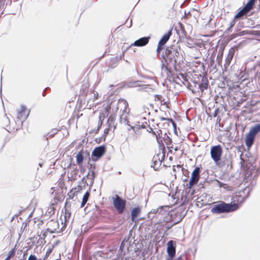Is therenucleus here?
<instances>
[{
    "instance_id": "f257e3e1",
    "label": "nucleus",
    "mask_w": 260,
    "mask_h": 260,
    "mask_svg": "<svg viewBox=\"0 0 260 260\" xmlns=\"http://www.w3.org/2000/svg\"><path fill=\"white\" fill-rule=\"evenodd\" d=\"M167 64L172 65L175 71H177V66H180L184 62V58L179 47L171 45L165 49L163 55Z\"/></svg>"
},
{
    "instance_id": "f03ea898",
    "label": "nucleus",
    "mask_w": 260,
    "mask_h": 260,
    "mask_svg": "<svg viewBox=\"0 0 260 260\" xmlns=\"http://www.w3.org/2000/svg\"><path fill=\"white\" fill-rule=\"evenodd\" d=\"M239 205L237 203H226L223 201H219L213 203L211 212L214 214L229 213L237 210Z\"/></svg>"
},
{
    "instance_id": "7ed1b4c3",
    "label": "nucleus",
    "mask_w": 260,
    "mask_h": 260,
    "mask_svg": "<svg viewBox=\"0 0 260 260\" xmlns=\"http://www.w3.org/2000/svg\"><path fill=\"white\" fill-rule=\"evenodd\" d=\"M215 165L224 173H228L232 169V158L230 156L221 157Z\"/></svg>"
},
{
    "instance_id": "20e7f679",
    "label": "nucleus",
    "mask_w": 260,
    "mask_h": 260,
    "mask_svg": "<svg viewBox=\"0 0 260 260\" xmlns=\"http://www.w3.org/2000/svg\"><path fill=\"white\" fill-rule=\"evenodd\" d=\"M170 207L169 206H162L158 207V216H161L160 220H169L172 217L176 216L178 212H175L173 211H170Z\"/></svg>"
},
{
    "instance_id": "39448f33",
    "label": "nucleus",
    "mask_w": 260,
    "mask_h": 260,
    "mask_svg": "<svg viewBox=\"0 0 260 260\" xmlns=\"http://www.w3.org/2000/svg\"><path fill=\"white\" fill-rule=\"evenodd\" d=\"M260 132V124H257L252 127L249 133L246 135L245 144L249 149L253 144L255 135Z\"/></svg>"
},
{
    "instance_id": "423d86ee",
    "label": "nucleus",
    "mask_w": 260,
    "mask_h": 260,
    "mask_svg": "<svg viewBox=\"0 0 260 260\" xmlns=\"http://www.w3.org/2000/svg\"><path fill=\"white\" fill-rule=\"evenodd\" d=\"M113 204L119 214H122L124 212L126 206L125 200L116 195L115 198L113 199Z\"/></svg>"
},
{
    "instance_id": "0eeeda50",
    "label": "nucleus",
    "mask_w": 260,
    "mask_h": 260,
    "mask_svg": "<svg viewBox=\"0 0 260 260\" xmlns=\"http://www.w3.org/2000/svg\"><path fill=\"white\" fill-rule=\"evenodd\" d=\"M222 153V147L220 145L211 147L210 149L211 157L214 163L217 162L221 158Z\"/></svg>"
},
{
    "instance_id": "6e6552de",
    "label": "nucleus",
    "mask_w": 260,
    "mask_h": 260,
    "mask_svg": "<svg viewBox=\"0 0 260 260\" xmlns=\"http://www.w3.org/2000/svg\"><path fill=\"white\" fill-rule=\"evenodd\" d=\"M121 106L123 107V109L122 110L123 114L120 116V122L121 123L125 125L128 124L129 121L127 119V114L126 113V109L128 106V103L125 100H122L119 102V107Z\"/></svg>"
},
{
    "instance_id": "1a4fd4ad",
    "label": "nucleus",
    "mask_w": 260,
    "mask_h": 260,
    "mask_svg": "<svg viewBox=\"0 0 260 260\" xmlns=\"http://www.w3.org/2000/svg\"><path fill=\"white\" fill-rule=\"evenodd\" d=\"M106 151V148L104 145L95 147L91 154L92 160L94 161H97L105 153Z\"/></svg>"
},
{
    "instance_id": "9d476101",
    "label": "nucleus",
    "mask_w": 260,
    "mask_h": 260,
    "mask_svg": "<svg viewBox=\"0 0 260 260\" xmlns=\"http://www.w3.org/2000/svg\"><path fill=\"white\" fill-rule=\"evenodd\" d=\"M200 168L199 167L195 168V169L191 173V178L189 181V188H191L192 186H193L198 183L200 179Z\"/></svg>"
},
{
    "instance_id": "9b49d317",
    "label": "nucleus",
    "mask_w": 260,
    "mask_h": 260,
    "mask_svg": "<svg viewBox=\"0 0 260 260\" xmlns=\"http://www.w3.org/2000/svg\"><path fill=\"white\" fill-rule=\"evenodd\" d=\"M179 217L178 219H175V216L172 217L171 219L169 220H163L164 221L166 222L167 223L165 225V227L168 230L171 229L173 225L178 223L180 222L183 219V216H182L180 213H177L176 216Z\"/></svg>"
},
{
    "instance_id": "f8f14e48",
    "label": "nucleus",
    "mask_w": 260,
    "mask_h": 260,
    "mask_svg": "<svg viewBox=\"0 0 260 260\" xmlns=\"http://www.w3.org/2000/svg\"><path fill=\"white\" fill-rule=\"evenodd\" d=\"M48 227L47 231L50 233L58 232L57 230L59 228V222L57 220H51L48 223Z\"/></svg>"
},
{
    "instance_id": "ddd939ff",
    "label": "nucleus",
    "mask_w": 260,
    "mask_h": 260,
    "mask_svg": "<svg viewBox=\"0 0 260 260\" xmlns=\"http://www.w3.org/2000/svg\"><path fill=\"white\" fill-rule=\"evenodd\" d=\"M167 251L169 256H175L176 254V243L175 241L170 240L168 242Z\"/></svg>"
},
{
    "instance_id": "4468645a",
    "label": "nucleus",
    "mask_w": 260,
    "mask_h": 260,
    "mask_svg": "<svg viewBox=\"0 0 260 260\" xmlns=\"http://www.w3.org/2000/svg\"><path fill=\"white\" fill-rule=\"evenodd\" d=\"M150 39V37H144L135 41L132 45L137 47H143L146 45Z\"/></svg>"
},
{
    "instance_id": "2eb2a0df",
    "label": "nucleus",
    "mask_w": 260,
    "mask_h": 260,
    "mask_svg": "<svg viewBox=\"0 0 260 260\" xmlns=\"http://www.w3.org/2000/svg\"><path fill=\"white\" fill-rule=\"evenodd\" d=\"M89 152L87 151L81 150L76 155V161L77 164L80 165L83 162L84 157L89 156Z\"/></svg>"
},
{
    "instance_id": "dca6fc26",
    "label": "nucleus",
    "mask_w": 260,
    "mask_h": 260,
    "mask_svg": "<svg viewBox=\"0 0 260 260\" xmlns=\"http://www.w3.org/2000/svg\"><path fill=\"white\" fill-rule=\"evenodd\" d=\"M200 76L201 78V82L199 81V83H198V84L199 85V89L201 92H203L205 89L208 88V81L206 77L202 75H200Z\"/></svg>"
},
{
    "instance_id": "f3484780",
    "label": "nucleus",
    "mask_w": 260,
    "mask_h": 260,
    "mask_svg": "<svg viewBox=\"0 0 260 260\" xmlns=\"http://www.w3.org/2000/svg\"><path fill=\"white\" fill-rule=\"evenodd\" d=\"M29 114V112H27L26 108L24 106H21V110L18 111V118L20 120L24 121Z\"/></svg>"
},
{
    "instance_id": "a211bd4d",
    "label": "nucleus",
    "mask_w": 260,
    "mask_h": 260,
    "mask_svg": "<svg viewBox=\"0 0 260 260\" xmlns=\"http://www.w3.org/2000/svg\"><path fill=\"white\" fill-rule=\"evenodd\" d=\"M235 49L233 48H231V49H230L225 60L224 66L225 68L230 66L231 61L233 59Z\"/></svg>"
},
{
    "instance_id": "6ab92c4d",
    "label": "nucleus",
    "mask_w": 260,
    "mask_h": 260,
    "mask_svg": "<svg viewBox=\"0 0 260 260\" xmlns=\"http://www.w3.org/2000/svg\"><path fill=\"white\" fill-rule=\"evenodd\" d=\"M141 135V132L140 131V126L137 128H135L133 131V133L131 134L129 136V140L133 142H135L137 141Z\"/></svg>"
},
{
    "instance_id": "aec40b11",
    "label": "nucleus",
    "mask_w": 260,
    "mask_h": 260,
    "mask_svg": "<svg viewBox=\"0 0 260 260\" xmlns=\"http://www.w3.org/2000/svg\"><path fill=\"white\" fill-rule=\"evenodd\" d=\"M249 12L243 8L241 10H240L237 14L234 16L235 19H245L247 17V14Z\"/></svg>"
},
{
    "instance_id": "412c9836",
    "label": "nucleus",
    "mask_w": 260,
    "mask_h": 260,
    "mask_svg": "<svg viewBox=\"0 0 260 260\" xmlns=\"http://www.w3.org/2000/svg\"><path fill=\"white\" fill-rule=\"evenodd\" d=\"M172 34V29H171L168 31V32L164 35L160 39L159 41L158 42V44L160 45H165V44L168 42L169 40L170 37Z\"/></svg>"
},
{
    "instance_id": "4be33fe9",
    "label": "nucleus",
    "mask_w": 260,
    "mask_h": 260,
    "mask_svg": "<svg viewBox=\"0 0 260 260\" xmlns=\"http://www.w3.org/2000/svg\"><path fill=\"white\" fill-rule=\"evenodd\" d=\"M163 160L164 158L162 159V160H160L158 158V155L156 156H154L152 159V165H151V167L153 168L155 171L159 169Z\"/></svg>"
},
{
    "instance_id": "5701e85b",
    "label": "nucleus",
    "mask_w": 260,
    "mask_h": 260,
    "mask_svg": "<svg viewBox=\"0 0 260 260\" xmlns=\"http://www.w3.org/2000/svg\"><path fill=\"white\" fill-rule=\"evenodd\" d=\"M70 206V204L69 202L66 201L65 203L64 206V209H65V214H64V219L65 222H66L70 217L71 213L70 211V210L69 209V208Z\"/></svg>"
},
{
    "instance_id": "b1692460",
    "label": "nucleus",
    "mask_w": 260,
    "mask_h": 260,
    "mask_svg": "<svg viewBox=\"0 0 260 260\" xmlns=\"http://www.w3.org/2000/svg\"><path fill=\"white\" fill-rule=\"evenodd\" d=\"M85 177L86 180L87 179H89L91 180L89 185L92 186L93 184L94 178L95 177L94 170H91V172L90 171H89L88 174Z\"/></svg>"
},
{
    "instance_id": "393cba45",
    "label": "nucleus",
    "mask_w": 260,
    "mask_h": 260,
    "mask_svg": "<svg viewBox=\"0 0 260 260\" xmlns=\"http://www.w3.org/2000/svg\"><path fill=\"white\" fill-rule=\"evenodd\" d=\"M256 1V0H249L243 8L249 12L253 9Z\"/></svg>"
},
{
    "instance_id": "a878e982",
    "label": "nucleus",
    "mask_w": 260,
    "mask_h": 260,
    "mask_svg": "<svg viewBox=\"0 0 260 260\" xmlns=\"http://www.w3.org/2000/svg\"><path fill=\"white\" fill-rule=\"evenodd\" d=\"M140 213V209L139 207H136L133 209L131 213V218L134 221Z\"/></svg>"
},
{
    "instance_id": "bb28decb",
    "label": "nucleus",
    "mask_w": 260,
    "mask_h": 260,
    "mask_svg": "<svg viewBox=\"0 0 260 260\" xmlns=\"http://www.w3.org/2000/svg\"><path fill=\"white\" fill-rule=\"evenodd\" d=\"M106 113H107V112H106L105 113L103 112L100 113L99 125H98V128L96 130V133H97L99 131V130L100 129V128L103 123V121L106 117Z\"/></svg>"
},
{
    "instance_id": "cd10ccee",
    "label": "nucleus",
    "mask_w": 260,
    "mask_h": 260,
    "mask_svg": "<svg viewBox=\"0 0 260 260\" xmlns=\"http://www.w3.org/2000/svg\"><path fill=\"white\" fill-rule=\"evenodd\" d=\"M115 118L112 116H110L107 120V123L108 124V126L110 128H113L114 130L116 128V126L114 124Z\"/></svg>"
},
{
    "instance_id": "c85d7f7f",
    "label": "nucleus",
    "mask_w": 260,
    "mask_h": 260,
    "mask_svg": "<svg viewBox=\"0 0 260 260\" xmlns=\"http://www.w3.org/2000/svg\"><path fill=\"white\" fill-rule=\"evenodd\" d=\"M160 120L161 121H169L172 122L173 127L174 128V132L176 134V124L174 121V120L172 118H165V117H160Z\"/></svg>"
},
{
    "instance_id": "c756f323",
    "label": "nucleus",
    "mask_w": 260,
    "mask_h": 260,
    "mask_svg": "<svg viewBox=\"0 0 260 260\" xmlns=\"http://www.w3.org/2000/svg\"><path fill=\"white\" fill-rule=\"evenodd\" d=\"M139 82H140L139 81L129 82L127 83L126 86L128 87H134L139 86V85L138 84Z\"/></svg>"
},
{
    "instance_id": "7c9ffc66",
    "label": "nucleus",
    "mask_w": 260,
    "mask_h": 260,
    "mask_svg": "<svg viewBox=\"0 0 260 260\" xmlns=\"http://www.w3.org/2000/svg\"><path fill=\"white\" fill-rule=\"evenodd\" d=\"M79 184H80V185L79 186L80 188L84 187L88 185V184L87 183V181L85 179V177H84L82 179L81 181L79 182Z\"/></svg>"
},
{
    "instance_id": "2f4dec72",
    "label": "nucleus",
    "mask_w": 260,
    "mask_h": 260,
    "mask_svg": "<svg viewBox=\"0 0 260 260\" xmlns=\"http://www.w3.org/2000/svg\"><path fill=\"white\" fill-rule=\"evenodd\" d=\"M251 34H252L249 31H248L247 30H244L240 31L239 32L237 33V35L238 36H243L245 35H251Z\"/></svg>"
},
{
    "instance_id": "473e14b6",
    "label": "nucleus",
    "mask_w": 260,
    "mask_h": 260,
    "mask_svg": "<svg viewBox=\"0 0 260 260\" xmlns=\"http://www.w3.org/2000/svg\"><path fill=\"white\" fill-rule=\"evenodd\" d=\"M163 139L165 141L167 145H168L169 143L172 142V139L168 136H167V133L165 134Z\"/></svg>"
},
{
    "instance_id": "72a5a7b5",
    "label": "nucleus",
    "mask_w": 260,
    "mask_h": 260,
    "mask_svg": "<svg viewBox=\"0 0 260 260\" xmlns=\"http://www.w3.org/2000/svg\"><path fill=\"white\" fill-rule=\"evenodd\" d=\"M68 197H69L68 199L74 200V198L75 197V193L74 192H73L72 190H71L68 193Z\"/></svg>"
},
{
    "instance_id": "f704fd0d",
    "label": "nucleus",
    "mask_w": 260,
    "mask_h": 260,
    "mask_svg": "<svg viewBox=\"0 0 260 260\" xmlns=\"http://www.w3.org/2000/svg\"><path fill=\"white\" fill-rule=\"evenodd\" d=\"M110 127L106 128L104 130V133L103 135L102 136V139H103L104 140H105L106 135L109 133V132L110 131Z\"/></svg>"
},
{
    "instance_id": "c9c22d12",
    "label": "nucleus",
    "mask_w": 260,
    "mask_h": 260,
    "mask_svg": "<svg viewBox=\"0 0 260 260\" xmlns=\"http://www.w3.org/2000/svg\"><path fill=\"white\" fill-rule=\"evenodd\" d=\"M126 125H127V129L128 131H131V130H135V128H137L139 126H137V125H136L135 126H132L129 123H128V124H126Z\"/></svg>"
},
{
    "instance_id": "e433bc0d",
    "label": "nucleus",
    "mask_w": 260,
    "mask_h": 260,
    "mask_svg": "<svg viewBox=\"0 0 260 260\" xmlns=\"http://www.w3.org/2000/svg\"><path fill=\"white\" fill-rule=\"evenodd\" d=\"M151 214H154L155 215V216H158V208H157V209H152L150 212H149V214L150 215Z\"/></svg>"
},
{
    "instance_id": "4c0bfd02",
    "label": "nucleus",
    "mask_w": 260,
    "mask_h": 260,
    "mask_svg": "<svg viewBox=\"0 0 260 260\" xmlns=\"http://www.w3.org/2000/svg\"><path fill=\"white\" fill-rule=\"evenodd\" d=\"M89 196H90V193L88 191H86L85 194H84L83 197V200H86L87 201H88V200L89 199Z\"/></svg>"
},
{
    "instance_id": "58836bf2",
    "label": "nucleus",
    "mask_w": 260,
    "mask_h": 260,
    "mask_svg": "<svg viewBox=\"0 0 260 260\" xmlns=\"http://www.w3.org/2000/svg\"><path fill=\"white\" fill-rule=\"evenodd\" d=\"M15 251L14 249L11 250L9 252V255L7 256V257L10 259L15 254Z\"/></svg>"
},
{
    "instance_id": "ea45409f",
    "label": "nucleus",
    "mask_w": 260,
    "mask_h": 260,
    "mask_svg": "<svg viewBox=\"0 0 260 260\" xmlns=\"http://www.w3.org/2000/svg\"><path fill=\"white\" fill-rule=\"evenodd\" d=\"M163 46H164L160 45H159L158 43L157 48V49H156V52H157V53H159L162 50Z\"/></svg>"
},
{
    "instance_id": "a19ab883",
    "label": "nucleus",
    "mask_w": 260,
    "mask_h": 260,
    "mask_svg": "<svg viewBox=\"0 0 260 260\" xmlns=\"http://www.w3.org/2000/svg\"><path fill=\"white\" fill-rule=\"evenodd\" d=\"M162 96L160 95L155 94V101H159L162 102Z\"/></svg>"
},
{
    "instance_id": "79ce46f5",
    "label": "nucleus",
    "mask_w": 260,
    "mask_h": 260,
    "mask_svg": "<svg viewBox=\"0 0 260 260\" xmlns=\"http://www.w3.org/2000/svg\"><path fill=\"white\" fill-rule=\"evenodd\" d=\"M237 20V19H235L234 17V19L230 22L229 26H230L231 27H233L235 25L236 23V21Z\"/></svg>"
},
{
    "instance_id": "37998d69",
    "label": "nucleus",
    "mask_w": 260,
    "mask_h": 260,
    "mask_svg": "<svg viewBox=\"0 0 260 260\" xmlns=\"http://www.w3.org/2000/svg\"><path fill=\"white\" fill-rule=\"evenodd\" d=\"M147 131H148L149 133H151V134H152L153 135L155 136V137H156V136H157V134H156V133L153 131L152 128H151V127H149V128L147 129Z\"/></svg>"
},
{
    "instance_id": "c03bdc74",
    "label": "nucleus",
    "mask_w": 260,
    "mask_h": 260,
    "mask_svg": "<svg viewBox=\"0 0 260 260\" xmlns=\"http://www.w3.org/2000/svg\"><path fill=\"white\" fill-rule=\"evenodd\" d=\"M57 129H53L52 130V133L50 134V133H49L48 134L49 135V137H53L54 135H55L56 133H57Z\"/></svg>"
},
{
    "instance_id": "a18cd8bd",
    "label": "nucleus",
    "mask_w": 260,
    "mask_h": 260,
    "mask_svg": "<svg viewBox=\"0 0 260 260\" xmlns=\"http://www.w3.org/2000/svg\"><path fill=\"white\" fill-rule=\"evenodd\" d=\"M124 243L123 242H122L121 244H120V247H119V251H121V252H122L123 249H124Z\"/></svg>"
},
{
    "instance_id": "49530a36",
    "label": "nucleus",
    "mask_w": 260,
    "mask_h": 260,
    "mask_svg": "<svg viewBox=\"0 0 260 260\" xmlns=\"http://www.w3.org/2000/svg\"><path fill=\"white\" fill-rule=\"evenodd\" d=\"M87 202V201L82 199V201L81 202L80 207L83 208L85 206V205L86 204Z\"/></svg>"
},
{
    "instance_id": "de8ad7c7",
    "label": "nucleus",
    "mask_w": 260,
    "mask_h": 260,
    "mask_svg": "<svg viewBox=\"0 0 260 260\" xmlns=\"http://www.w3.org/2000/svg\"><path fill=\"white\" fill-rule=\"evenodd\" d=\"M27 255V250H26L23 252V256H22V258H25V260H26Z\"/></svg>"
},
{
    "instance_id": "09e8293b",
    "label": "nucleus",
    "mask_w": 260,
    "mask_h": 260,
    "mask_svg": "<svg viewBox=\"0 0 260 260\" xmlns=\"http://www.w3.org/2000/svg\"><path fill=\"white\" fill-rule=\"evenodd\" d=\"M187 258L186 256L180 255L177 258V260H183V258Z\"/></svg>"
},
{
    "instance_id": "8fccbe9b",
    "label": "nucleus",
    "mask_w": 260,
    "mask_h": 260,
    "mask_svg": "<svg viewBox=\"0 0 260 260\" xmlns=\"http://www.w3.org/2000/svg\"><path fill=\"white\" fill-rule=\"evenodd\" d=\"M253 34L256 36L260 37V30L255 31Z\"/></svg>"
},
{
    "instance_id": "3c124183",
    "label": "nucleus",
    "mask_w": 260,
    "mask_h": 260,
    "mask_svg": "<svg viewBox=\"0 0 260 260\" xmlns=\"http://www.w3.org/2000/svg\"><path fill=\"white\" fill-rule=\"evenodd\" d=\"M232 28L230 26H229L225 30V32L229 33L232 31Z\"/></svg>"
},
{
    "instance_id": "603ef678",
    "label": "nucleus",
    "mask_w": 260,
    "mask_h": 260,
    "mask_svg": "<svg viewBox=\"0 0 260 260\" xmlns=\"http://www.w3.org/2000/svg\"><path fill=\"white\" fill-rule=\"evenodd\" d=\"M156 140H157V143L159 144H162V140H160L159 138H157V136H156Z\"/></svg>"
},
{
    "instance_id": "864d4df0",
    "label": "nucleus",
    "mask_w": 260,
    "mask_h": 260,
    "mask_svg": "<svg viewBox=\"0 0 260 260\" xmlns=\"http://www.w3.org/2000/svg\"><path fill=\"white\" fill-rule=\"evenodd\" d=\"M218 182V184L219 185V187H223V185H224V184L221 182H220V181H217Z\"/></svg>"
},
{
    "instance_id": "5fc2aeb1",
    "label": "nucleus",
    "mask_w": 260,
    "mask_h": 260,
    "mask_svg": "<svg viewBox=\"0 0 260 260\" xmlns=\"http://www.w3.org/2000/svg\"><path fill=\"white\" fill-rule=\"evenodd\" d=\"M218 112V109H216L215 111H214V114H213V116L214 117H216L217 115V113Z\"/></svg>"
},
{
    "instance_id": "6e6d98bb",
    "label": "nucleus",
    "mask_w": 260,
    "mask_h": 260,
    "mask_svg": "<svg viewBox=\"0 0 260 260\" xmlns=\"http://www.w3.org/2000/svg\"><path fill=\"white\" fill-rule=\"evenodd\" d=\"M95 168V165H90V168L89 169V171H91V170H94L93 169H94Z\"/></svg>"
},
{
    "instance_id": "4d7b16f0",
    "label": "nucleus",
    "mask_w": 260,
    "mask_h": 260,
    "mask_svg": "<svg viewBox=\"0 0 260 260\" xmlns=\"http://www.w3.org/2000/svg\"><path fill=\"white\" fill-rule=\"evenodd\" d=\"M137 126H140V129L141 128H144L145 127V125H143V124H141V125H137Z\"/></svg>"
},
{
    "instance_id": "13d9d810",
    "label": "nucleus",
    "mask_w": 260,
    "mask_h": 260,
    "mask_svg": "<svg viewBox=\"0 0 260 260\" xmlns=\"http://www.w3.org/2000/svg\"><path fill=\"white\" fill-rule=\"evenodd\" d=\"M174 257L169 256L168 257H167L166 260H173Z\"/></svg>"
},
{
    "instance_id": "bf43d9fd",
    "label": "nucleus",
    "mask_w": 260,
    "mask_h": 260,
    "mask_svg": "<svg viewBox=\"0 0 260 260\" xmlns=\"http://www.w3.org/2000/svg\"><path fill=\"white\" fill-rule=\"evenodd\" d=\"M158 132H160V133L157 132L158 134H157V138H159L158 137H160V138L161 137V136H160V133H161H161H162V131H161V130H160V129H159V130L158 131Z\"/></svg>"
},
{
    "instance_id": "052dcab7",
    "label": "nucleus",
    "mask_w": 260,
    "mask_h": 260,
    "mask_svg": "<svg viewBox=\"0 0 260 260\" xmlns=\"http://www.w3.org/2000/svg\"><path fill=\"white\" fill-rule=\"evenodd\" d=\"M51 252V249H48V251L46 252V255L49 254Z\"/></svg>"
},
{
    "instance_id": "680f3d73",
    "label": "nucleus",
    "mask_w": 260,
    "mask_h": 260,
    "mask_svg": "<svg viewBox=\"0 0 260 260\" xmlns=\"http://www.w3.org/2000/svg\"><path fill=\"white\" fill-rule=\"evenodd\" d=\"M175 167H176V168H177L182 169V166H181V165H177V166H175Z\"/></svg>"
},
{
    "instance_id": "e2e57ef3",
    "label": "nucleus",
    "mask_w": 260,
    "mask_h": 260,
    "mask_svg": "<svg viewBox=\"0 0 260 260\" xmlns=\"http://www.w3.org/2000/svg\"><path fill=\"white\" fill-rule=\"evenodd\" d=\"M184 13H185V15H190V11H188L187 13H186V11H185Z\"/></svg>"
},
{
    "instance_id": "0e129e2a",
    "label": "nucleus",
    "mask_w": 260,
    "mask_h": 260,
    "mask_svg": "<svg viewBox=\"0 0 260 260\" xmlns=\"http://www.w3.org/2000/svg\"><path fill=\"white\" fill-rule=\"evenodd\" d=\"M46 91H45V89H44V91L42 92V95L43 96H45L46 95Z\"/></svg>"
},
{
    "instance_id": "69168bd1",
    "label": "nucleus",
    "mask_w": 260,
    "mask_h": 260,
    "mask_svg": "<svg viewBox=\"0 0 260 260\" xmlns=\"http://www.w3.org/2000/svg\"><path fill=\"white\" fill-rule=\"evenodd\" d=\"M175 168H176V167L175 166H174L173 167V171L174 172H176V170Z\"/></svg>"
},
{
    "instance_id": "338daca9",
    "label": "nucleus",
    "mask_w": 260,
    "mask_h": 260,
    "mask_svg": "<svg viewBox=\"0 0 260 260\" xmlns=\"http://www.w3.org/2000/svg\"><path fill=\"white\" fill-rule=\"evenodd\" d=\"M42 236L44 238H45L46 237V233H43Z\"/></svg>"
},
{
    "instance_id": "774afa93",
    "label": "nucleus",
    "mask_w": 260,
    "mask_h": 260,
    "mask_svg": "<svg viewBox=\"0 0 260 260\" xmlns=\"http://www.w3.org/2000/svg\"><path fill=\"white\" fill-rule=\"evenodd\" d=\"M50 89V88L47 87L45 89V91H47L48 90Z\"/></svg>"
}]
</instances>
